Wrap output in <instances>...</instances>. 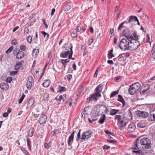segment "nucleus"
I'll list each match as a JSON object with an SVG mask.
<instances>
[{
  "label": "nucleus",
  "mask_w": 155,
  "mask_h": 155,
  "mask_svg": "<svg viewBox=\"0 0 155 155\" xmlns=\"http://www.w3.org/2000/svg\"><path fill=\"white\" fill-rule=\"evenodd\" d=\"M27 142L28 147L30 148V149H31V141L28 137H27Z\"/></svg>",
  "instance_id": "obj_43"
},
{
  "label": "nucleus",
  "mask_w": 155,
  "mask_h": 155,
  "mask_svg": "<svg viewBox=\"0 0 155 155\" xmlns=\"http://www.w3.org/2000/svg\"><path fill=\"white\" fill-rule=\"evenodd\" d=\"M12 78L11 77H9L6 78L5 80V81L6 82L10 83L12 81Z\"/></svg>",
  "instance_id": "obj_47"
},
{
  "label": "nucleus",
  "mask_w": 155,
  "mask_h": 155,
  "mask_svg": "<svg viewBox=\"0 0 155 155\" xmlns=\"http://www.w3.org/2000/svg\"><path fill=\"white\" fill-rule=\"evenodd\" d=\"M55 11V9L54 8H52L51 10V16H52L54 14Z\"/></svg>",
  "instance_id": "obj_64"
},
{
  "label": "nucleus",
  "mask_w": 155,
  "mask_h": 155,
  "mask_svg": "<svg viewBox=\"0 0 155 155\" xmlns=\"http://www.w3.org/2000/svg\"><path fill=\"white\" fill-rule=\"evenodd\" d=\"M99 97L98 94L96 93L92 94L90 97H88L87 101L88 103H89L91 101H97V97Z\"/></svg>",
  "instance_id": "obj_7"
},
{
  "label": "nucleus",
  "mask_w": 155,
  "mask_h": 155,
  "mask_svg": "<svg viewBox=\"0 0 155 155\" xmlns=\"http://www.w3.org/2000/svg\"><path fill=\"white\" fill-rule=\"evenodd\" d=\"M101 106L104 107V108H105V110H104L105 113V114H107L109 111L108 110V109L107 108V107H106V106H105L104 105H101Z\"/></svg>",
  "instance_id": "obj_57"
},
{
  "label": "nucleus",
  "mask_w": 155,
  "mask_h": 155,
  "mask_svg": "<svg viewBox=\"0 0 155 155\" xmlns=\"http://www.w3.org/2000/svg\"><path fill=\"white\" fill-rule=\"evenodd\" d=\"M75 132V131H73L69 137L68 140V144L69 146L71 145L72 143H73L74 140V135Z\"/></svg>",
  "instance_id": "obj_12"
},
{
  "label": "nucleus",
  "mask_w": 155,
  "mask_h": 155,
  "mask_svg": "<svg viewBox=\"0 0 155 155\" xmlns=\"http://www.w3.org/2000/svg\"><path fill=\"white\" fill-rule=\"evenodd\" d=\"M71 6L70 5H68L65 7V11H68L71 9Z\"/></svg>",
  "instance_id": "obj_51"
},
{
  "label": "nucleus",
  "mask_w": 155,
  "mask_h": 155,
  "mask_svg": "<svg viewBox=\"0 0 155 155\" xmlns=\"http://www.w3.org/2000/svg\"><path fill=\"white\" fill-rule=\"evenodd\" d=\"M135 114L137 115V117L141 118H145L149 116V114L147 112L140 110L136 111Z\"/></svg>",
  "instance_id": "obj_6"
},
{
  "label": "nucleus",
  "mask_w": 155,
  "mask_h": 155,
  "mask_svg": "<svg viewBox=\"0 0 155 155\" xmlns=\"http://www.w3.org/2000/svg\"><path fill=\"white\" fill-rule=\"evenodd\" d=\"M34 132L32 130H29L28 132V136L30 137H32L33 136Z\"/></svg>",
  "instance_id": "obj_40"
},
{
  "label": "nucleus",
  "mask_w": 155,
  "mask_h": 155,
  "mask_svg": "<svg viewBox=\"0 0 155 155\" xmlns=\"http://www.w3.org/2000/svg\"><path fill=\"white\" fill-rule=\"evenodd\" d=\"M134 144L137 148L141 147V145L144 146L146 149H150L151 147V141L147 138H143L140 140L138 138L134 141Z\"/></svg>",
  "instance_id": "obj_1"
},
{
  "label": "nucleus",
  "mask_w": 155,
  "mask_h": 155,
  "mask_svg": "<svg viewBox=\"0 0 155 155\" xmlns=\"http://www.w3.org/2000/svg\"><path fill=\"white\" fill-rule=\"evenodd\" d=\"M79 139L81 140V133L78 132L77 134V138L76 139V140H78Z\"/></svg>",
  "instance_id": "obj_55"
},
{
  "label": "nucleus",
  "mask_w": 155,
  "mask_h": 155,
  "mask_svg": "<svg viewBox=\"0 0 155 155\" xmlns=\"http://www.w3.org/2000/svg\"><path fill=\"white\" fill-rule=\"evenodd\" d=\"M122 33L123 35L128 40H132L133 36L132 35L130 31L127 29L123 30Z\"/></svg>",
  "instance_id": "obj_4"
},
{
  "label": "nucleus",
  "mask_w": 155,
  "mask_h": 155,
  "mask_svg": "<svg viewBox=\"0 0 155 155\" xmlns=\"http://www.w3.org/2000/svg\"><path fill=\"white\" fill-rule=\"evenodd\" d=\"M126 124V122L122 120V122L119 121L118 122V125L120 127V130H122L125 128Z\"/></svg>",
  "instance_id": "obj_15"
},
{
  "label": "nucleus",
  "mask_w": 155,
  "mask_h": 155,
  "mask_svg": "<svg viewBox=\"0 0 155 155\" xmlns=\"http://www.w3.org/2000/svg\"><path fill=\"white\" fill-rule=\"evenodd\" d=\"M137 126L141 128L145 127L146 126V124L144 122H139L137 124Z\"/></svg>",
  "instance_id": "obj_33"
},
{
  "label": "nucleus",
  "mask_w": 155,
  "mask_h": 155,
  "mask_svg": "<svg viewBox=\"0 0 155 155\" xmlns=\"http://www.w3.org/2000/svg\"><path fill=\"white\" fill-rule=\"evenodd\" d=\"M118 98L117 99L118 101H119L121 102L123 104V107H124L125 105V102L123 98L121 95L119 94L118 95Z\"/></svg>",
  "instance_id": "obj_22"
},
{
  "label": "nucleus",
  "mask_w": 155,
  "mask_h": 155,
  "mask_svg": "<svg viewBox=\"0 0 155 155\" xmlns=\"http://www.w3.org/2000/svg\"><path fill=\"white\" fill-rule=\"evenodd\" d=\"M37 33H38L37 32H36L35 33V41L34 42V43H36L37 42V38H38V34H37Z\"/></svg>",
  "instance_id": "obj_61"
},
{
  "label": "nucleus",
  "mask_w": 155,
  "mask_h": 155,
  "mask_svg": "<svg viewBox=\"0 0 155 155\" xmlns=\"http://www.w3.org/2000/svg\"><path fill=\"white\" fill-rule=\"evenodd\" d=\"M28 42L31 44L32 41V38L31 36V35H29L26 38Z\"/></svg>",
  "instance_id": "obj_41"
},
{
  "label": "nucleus",
  "mask_w": 155,
  "mask_h": 155,
  "mask_svg": "<svg viewBox=\"0 0 155 155\" xmlns=\"http://www.w3.org/2000/svg\"><path fill=\"white\" fill-rule=\"evenodd\" d=\"M41 33L43 35L44 37H45L46 35H47L46 38L48 39L49 36V35L48 33L45 32V31H42L41 32Z\"/></svg>",
  "instance_id": "obj_49"
},
{
  "label": "nucleus",
  "mask_w": 155,
  "mask_h": 155,
  "mask_svg": "<svg viewBox=\"0 0 155 155\" xmlns=\"http://www.w3.org/2000/svg\"><path fill=\"white\" fill-rule=\"evenodd\" d=\"M99 116V115L97 114L96 115H94L92 117V120H91L90 118H88V121L91 123H92L93 122L96 121L98 119L97 117Z\"/></svg>",
  "instance_id": "obj_19"
},
{
  "label": "nucleus",
  "mask_w": 155,
  "mask_h": 155,
  "mask_svg": "<svg viewBox=\"0 0 155 155\" xmlns=\"http://www.w3.org/2000/svg\"><path fill=\"white\" fill-rule=\"evenodd\" d=\"M133 39L135 40H137L138 39V36L137 35V33L135 32L133 33Z\"/></svg>",
  "instance_id": "obj_39"
},
{
  "label": "nucleus",
  "mask_w": 155,
  "mask_h": 155,
  "mask_svg": "<svg viewBox=\"0 0 155 155\" xmlns=\"http://www.w3.org/2000/svg\"><path fill=\"white\" fill-rule=\"evenodd\" d=\"M37 48V49H34L32 53V56L34 57H36L38 55L39 53V48Z\"/></svg>",
  "instance_id": "obj_24"
},
{
  "label": "nucleus",
  "mask_w": 155,
  "mask_h": 155,
  "mask_svg": "<svg viewBox=\"0 0 155 155\" xmlns=\"http://www.w3.org/2000/svg\"><path fill=\"white\" fill-rule=\"evenodd\" d=\"M149 120L152 121L155 120V110L150 112V116L149 117Z\"/></svg>",
  "instance_id": "obj_18"
},
{
  "label": "nucleus",
  "mask_w": 155,
  "mask_h": 155,
  "mask_svg": "<svg viewBox=\"0 0 155 155\" xmlns=\"http://www.w3.org/2000/svg\"><path fill=\"white\" fill-rule=\"evenodd\" d=\"M13 46H11L5 52L7 54L10 53L13 50Z\"/></svg>",
  "instance_id": "obj_42"
},
{
  "label": "nucleus",
  "mask_w": 155,
  "mask_h": 155,
  "mask_svg": "<svg viewBox=\"0 0 155 155\" xmlns=\"http://www.w3.org/2000/svg\"><path fill=\"white\" fill-rule=\"evenodd\" d=\"M35 99L34 98H31L29 101L28 102L27 107L26 109L27 110L28 108L31 107L33 104L34 102Z\"/></svg>",
  "instance_id": "obj_17"
},
{
  "label": "nucleus",
  "mask_w": 155,
  "mask_h": 155,
  "mask_svg": "<svg viewBox=\"0 0 155 155\" xmlns=\"http://www.w3.org/2000/svg\"><path fill=\"white\" fill-rule=\"evenodd\" d=\"M107 141L108 142L114 144L116 143L117 142V141L115 140H107Z\"/></svg>",
  "instance_id": "obj_54"
},
{
  "label": "nucleus",
  "mask_w": 155,
  "mask_h": 155,
  "mask_svg": "<svg viewBox=\"0 0 155 155\" xmlns=\"http://www.w3.org/2000/svg\"><path fill=\"white\" fill-rule=\"evenodd\" d=\"M42 21L43 22L44 24V25L45 26V28L47 29L48 27V26L47 25V24L45 22V20L44 19H42Z\"/></svg>",
  "instance_id": "obj_62"
},
{
  "label": "nucleus",
  "mask_w": 155,
  "mask_h": 155,
  "mask_svg": "<svg viewBox=\"0 0 155 155\" xmlns=\"http://www.w3.org/2000/svg\"><path fill=\"white\" fill-rule=\"evenodd\" d=\"M92 134V132L91 130L83 132L81 134V140H84L85 139H88L91 137Z\"/></svg>",
  "instance_id": "obj_5"
},
{
  "label": "nucleus",
  "mask_w": 155,
  "mask_h": 155,
  "mask_svg": "<svg viewBox=\"0 0 155 155\" xmlns=\"http://www.w3.org/2000/svg\"><path fill=\"white\" fill-rule=\"evenodd\" d=\"M118 93H119L118 91H113L111 93L110 95V97L111 98L114 97L115 95L118 94Z\"/></svg>",
  "instance_id": "obj_38"
},
{
  "label": "nucleus",
  "mask_w": 155,
  "mask_h": 155,
  "mask_svg": "<svg viewBox=\"0 0 155 155\" xmlns=\"http://www.w3.org/2000/svg\"><path fill=\"white\" fill-rule=\"evenodd\" d=\"M131 85L132 87H135L136 90H137V91L139 89V87H140V85L138 82H136L134 84H133Z\"/></svg>",
  "instance_id": "obj_28"
},
{
  "label": "nucleus",
  "mask_w": 155,
  "mask_h": 155,
  "mask_svg": "<svg viewBox=\"0 0 155 155\" xmlns=\"http://www.w3.org/2000/svg\"><path fill=\"white\" fill-rule=\"evenodd\" d=\"M50 80H47L44 81V82L42 84V85L44 87H47L50 85Z\"/></svg>",
  "instance_id": "obj_26"
},
{
  "label": "nucleus",
  "mask_w": 155,
  "mask_h": 155,
  "mask_svg": "<svg viewBox=\"0 0 155 155\" xmlns=\"http://www.w3.org/2000/svg\"><path fill=\"white\" fill-rule=\"evenodd\" d=\"M20 48L21 51H25L26 49V47L24 45H21L20 46Z\"/></svg>",
  "instance_id": "obj_48"
},
{
  "label": "nucleus",
  "mask_w": 155,
  "mask_h": 155,
  "mask_svg": "<svg viewBox=\"0 0 155 155\" xmlns=\"http://www.w3.org/2000/svg\"><path fill=\"white\" fill-rule=\"evenodd\" d=\"M21 150L25 155H30L29 153L24 148H21Z\"/></svg>",
  "instance_id": "obj_45"
},
{
  "label": "nucleus",
  "mask_w": 155,
  "mask_h": 155,
  "mask_svg": "<svg viewBox=\"0 0 155 155\" xmlns=\"http://www.w3.org/2000/svg\"><path fill=\"white\" fill-rule=\"evenodd\" d=\"M140 44L137 40H133L130 41L128 50L135 51L140 46Z\"/></svg>",
  "instance_id": "obj_3"
},
{
  "label": "nucleus",
  "mask_w": 155,
  "mask_h": 155,
  "mask_svg": "<svg viewBox=\"0 0 155 155\" xmlns=\"http://www.w3.org/2000/svg\"><path fill=\"white\" fill-rule=\"evenodd\" d=\"M47 119V116L44 114H41L38 121L39 123L41 124H42L46 122Z\"/></svg>",
  "instance_id": "obj_9"
},
{
  "label": "nucleus",
  "mask_w": 155,
  "mask_h": 155,
  "mask_svg": "<svg viewBox=\"0 0 155 155\" xmlns=\"http://www.w3.org/2000/svg\"><path fill=\"white\" fill-rule=\"evenodd\" d=\"M24 33L25 35L26 34H29V30L28 28H24Z\"/></svg>",
  "instance_id": "obj_50"
},
{
  "label": "nucleus",
  "mask_w": 155,
  "mask_h": 155,
  "mask_svg": "<svg viewBox=\"0 0 155 155\" xmlns=\"http://www.w3.org/2000/svg\"><path fill=\"white\" fill-rule=\"evenodd\" d=\"M135 126L133 124H132L129 125L127 130L129 132H133L135 130Z\"/></svg>",
  "instance_id": "obj_20"
},
{
  "label": "nucleus",
  "mask_w": 155,
  "mask_h": 155,
  "mask_svg": "<svg viewBox=\"0 0 155 155\" xmlns=\"http://www.w3.org/2000/svg\"><path fill=\"white\" fill-rule=\"evenodd\" d=\"M133 21H138V19L135 16H130L129 19L128 23L133 22Z\"/></svg>",
  "instance_id": "obj_25"
},
{
  "label": "nucleus",
  "mask_w": 155,
  "mask_h": 155,
  "mask_svg": "<svg viewBox=\"0 0 155 155\" xmlns=\"http://www.w3.org/2000/svg\"><path fill=\"white\" fill-rule=\"evenodd\" d=\"M11 44L12 45H16L17 44V42L16 40H13L11 41Z\"/></svg>",
  "instance_id": "obj_58"
},
{
  "label": "nucleus",
  "mask_w": 155,
  "mask_h": 155,
  "mask_svg": "<svg viewBox=\"0 0 155 155\" xmlns=\"http://www.w3.org/2000/svg\"><path fill=\"white\" fill-rule=\"evenodd\" d=\"M49 95L47 93H45L43 94V99L45 101H47L48 99Z\"/></svg>",
  "instance_id": "obj_37"
},
{
  "label": "nucleus",
  "mask_w": 155,
  "mask_h": 155,
  "mask_svg": "<svg viewBox=\"0 0 155 155\" xmlns=\"http://www.w3.org/2000/svg\"><path fill=\"white\" fill-rule=\"evenodd\" d=\"M51 141H50L49 142L47 143H45L44 144V147H45L47 149H48L49 148H50L51 147Z\"/></svg>",
  "instance_id": "obj_35"
},
{
  "label": "nucleus",
  "mask_w": 155,
  "mask_h": 155,
  "mask_svg": "<svg viewBox=\"0 0 155 155\" xmlns=\"http://www.w3.org/2000/svg\"><path fill=\"white\" fill-rule=\"evenodd\" d=\"M128 23V22L125 21H123L119 25L117 30L119 31H121L122 30H124L126 29V27L127 26V24Z\"/></svg>",
  "instance_id": "obj_10"
},
{
  "label": "nucleus",
  "mask_w": 155,
  "mask_h": 155,
  "mask_svg": "<svg viewBox=\"0 0 155 155\" xmlns=\"http://www.w3.org/2000/svg\"><path fill=\"white\" fill-rule=\"evenodd\" d=\"M130 41H131V40H128L126 38L121 39L119 45L120 48L122 50L124 51L128 50V48H129Z\"/></svg>",
  "instance_id": "obj_2"
},
{
  "label": "nucleus",
  "mask_w": 155,
  "mask_h": 155,
  "mask_svg": "<svg viewBox=\"0 0 155 155\" xmlns=\"http://www.w3.org/2000/svg\"><path fill=\"white\" fill-rule=\"evenodd\" d=\"M137 90H136L135 87H132V85H130V88L129 89V92L130 94L131 95H133L137 91Z\"/></svg>",
  "instance_id": "obj_21"
},
{
  "label": "nucleus",
  "mask_w": 155,
  "mask_h": 155,
  "mask_svg": "<svg viewBox=\"0 0 155 155\" xmlns=\"http://www.w3.org/2000/svg\"><path fill=\"white\" fill-rule=\"evenodd\" d=\"M33 81V78L32 77H29L27 80L26 86L28 89H30L33 84L32 81Z\"/></svg>",
  "instance_id": "obj_8"
},
{
  "label": "nucleus",
  "mask_w": 155,
  "mask_h": 155,
  "mask_svg": "<svg viewBox=\"0 0 155 155\" xmlns=\"http://www.w3.org/2000/svg\"><path fill=\"white\" fill-rule=\"evenodd\" d=\"M64 62L65 61H64V59H61L60 61V62L63 64L62 67H64V70L65 68L67 66V63H66L65 62Z\"/></svg>",
  "instance_id": "obj_44"
},
{
  "label": "nucleus",
  "mask_w": 155,
  "mask_h": 155,
  "mask_svg": "<svg viewBox=\"0 0 155 155\" xmlns=\"http://www.w3.org/2000/svg\"><path fill=\"white\" fill-rule=\"evenodd\" d=\"M69 53L70 51L69 50H68L67 51H64L61 53L60 54V57L61 58H67V56L69 54Z\"/></svg>",
  "instance_id": "obj_23"
},
{
  "label": "nucleus",
  "mask_w": 155,
  "mask_h": 155,
  "mask_svg": "<svg viewBox=\"0 0 155 155\" xmlns=\"http://www.w3.org/2000/svg\"><path fill=\"white\" fill-rule=\"evenodd\" d=\"M102 85L101 84H100L96 87L95 89V91H96L95 93L98 94L99 97H101L100 93H101L102 91Z\"/></svg>",
  "instance_id": "obj_13"
},
{
  "label": "nucleus",
  "mask_w": 155,
  "mask_h": 155,
  "mask_svg": "<svg viewBox=\"0 0 155 155\" xmlns=\"http://www.w3.org/2000/svg\"><path fill=\"white\" fill-rule=\"evenodd\" d=\"M0 87L2 89L5 91L9 88V85L7 83H2L0 84Z\"/></svg>",
  "instance_id": "obj_16"
},
{
  "label": "nucleus",
  "mask_w": 155,
  "mask_h": 155,
  "mask_svg": "<svg viewBox=\"0 0 155 155\" xmlns=\"http://www.w3.org/2000/svg\"><path fill=\"white\" fill-rule=\"evenodd\" d=\"M58 89H59L57 91L58 92L60 93L66 91V88L65 87L61 86H59Z\"/></svg>",
  "instance_id": "obj_30"
},
{
  "label": "nucleus",
  "mask_w": 155,
  "mask_h": 155,
  "mask_svg": "<svg viewBox=\"0 0 155 155\" xmlns=\"http://www.w3.org/2000/svg\"><path fill=\"white\" fill-rule=\"evenodd\" d=\"M101 117V118L98 121V122L101 124H103L104 121L106 119V115L105 114H104Z\"/></svg>",
  "instance_id": "obj_29"
},
{
  "label": "nucleus",
  "mask_w": 155,
  "mask_h": 155,
  "mask_svg": "<svg viewBox=\"0 0 155 155\" xmlns=\"http://www.w3.org/2000/svg\"><path fill=\"white\" fill-rule=\"evenodd\" d=\"M126 60V58L125 57V56H122L120 58H119L118 59V60L120 61H125Z\"/></svg>",
  "instance_id": "obj_46"
},
{
  "label": "nucleus",
  "mask_w": 155,
  "mask_h": 155,
  "mask_svg": "<svg viewBox=\"0 0 155 155\" xmlns=\"http://www.w3.org/2000/svg\"><path fill=\"white\" fill-rule=\"evenodd\" d=\"M18 51V52H16V58L18 59H21L24 57V53L22 51H21L19 49Z\"/></svg>",
  "instance_id": "obj_14"
},
{
  "label": "nucleus",
  "mask_w": 155,
  "mask_h": 155,
  "mask_svg": "<svg viewBox=\"0 0 155 155\" xmlns=\"http://www.w3.org/2000/svg\"><path fill=\"white\" fill-rule=\"evenodd\" d=\"M104 132L107 134H110L112 135H113V136L114 135V134L113 133H112V132H110L108 130H104Z\"/></svg>",
  "instance_id": "obj_56"
},
{
  "label": "nucleus",
  "mask_w": 155,
  "mask_h": 155,
  "mask_svg": "<svg viewBox=\"0 0 155 155\" xmlns=\"http://www.w3.org/2000/svg\"><path fill=\"white\" fill-rule=\"evenodd\" d=\"M77 35V33L75 32H72L71 34V36L73 38H75Z\"/></svg>",
  "instance_id": "obj_52"
},
{
  "label": "nucleus",
  "mask_w": 155,
  "mask_h": 155,
  "mask_svg": "<svg viewBox=\"0 0 155 155\" xmlns=\"http://www.w3.org/2000/svg\"><path fill=\"white\" fill-rule=\"evenodd\" d=\"M17 71H12V72H10V74L11 75L13 76L14 75H15L17 74Z\"/></svg>",
  "instance_id": "obj_60"
},
{
  "label": "nucleus",
  "mask_w": 155,
  "mask_h": 155,
  "mask_svg": "<svg viewBox=\"0 0 155 155\" xmlns=\"http://www.w3.org/2000/svg\"><path fill=\"white\" fill-rule=\"evenodd\" d=\"M119 111V110L115 109H111L110 111V114L111 115H114L117 113Z\"/></svg>",
  "instance_id": "obj_27"
},
{
  "label": "nucleus",
  "mask_w": 155,
  "mask_h": 155,
  "mask_svg": "<svg viewBox=\"0 0 155 155\" xmlns=\"http://www.w3.org/2000/svg\"><path fill=\"white\" fill-rule=\"evenodd\" d=\"M94 41V39L92 38H91L88 41L89 44L90 45L91 44H92Z\"/></svg>",
  "instance_id": "obj_63"
},
{
  "label": "nucleus",
  "mask_w": 155,
  "mask_h": 155,
  "mask_svg": "<svg viewBox=\"0 0 155 155\" xmlns=\"http://www.w3.org/2000/svg\"><path fill=\"white\" fill-rule=\"evenodd\" d=\"M110 148V146L106 145H104L103 146V149L104 150H107L109 149Z\"/></svg>",
  "instance_id": "obj_53"
},
{
  "label": "nucleus",
  "mask_w": 155,
  "mask_h": 155,
  "mask_svg": "<svg viewBox=\"0 0 155 155\" xmlns=\"http://www.w3.org/2000/svg\"><path fill=\"white\" fill-rule=\"evenodd\" d=\"M67 78L69 81L72 78V75L71 74H68L66 75Z\"/></svg>",
  "instance_id": "obj_59"
},
{
  "label": "nucleus",
  "mask_w": 155,
  "mask_h": 155,
  "mask_svg": "<svg viewBox=\"0 0 155 155\" xmlns=\"http://www.w3.org/2000/svg\"><path fill=\"white\" fill-rule=\"evenodd\" d=\"M121 115H116L115 117V119L118 120V122L119 121H121L122 122V119L121 118Z\"/></svg>",
  "instance_id": "obj_36"
},
{
  "label": "nucleus",
  "mask_w": 155,
  "mask_h": 155,
  "mask_svg": "<svg viewBox=\"0 0 155 155\" xmlns=\"http://www.w3.org/2000/svg\"><path fill=\"white\" fill-rule=\"evenodd\" d=\"M113 50H110L108 53V58L111 59L112 57H114V56L113 54Z\"/></svg>",
  "instance_id": "obj_34"
},
{
  "label": "nucleus",
  "mask_w": 155,
  "mask_h": 155,
  "mask_svg": "<svg viewBox=\"0 0 155 155\" xmlns=\"http://www.w3.org/2000/svg\"><path fill=\"white\" fill-rule=\"evenodd\" d=\"M22 66V64L21 62L17 63L15 65L14 68L15 70H17L19 69Z\"/></svg>",
  "instance_id": "obj_32"
},
{
  "label": "nucleus",
  "mask_w": 155,
  "mask_h": 155,
  "mask_svg": "<svg viewBox=\"0 0 155 155\" xmlns=\"http://www.w3.org/2000/svg\"><path fill=\"white\" fill-rule=\"evenodd\" d=\"M141 147H139L137 148L136 147V146L134 144V146L132 147L131 149L134 150L132 151V152L135 153L136 155H140V153L142 152V151L140 150Z\"/></svg>",
  "instance_id": "obj_11"
},
{
  "label": "nucleus",
  "mask_w": 155,
  "mask_h": 155,
  "mask_svg": "<svg viewBox=\"0 0 155 155\" xmlns=\"http://www.w3.org/2000/svg\"><path fill=\"white\" fill-rule=\"evenodd\" d=\"M70 52L69 54L68 59H71L72 58V55L73 53V51L72 50V45L71 44L70 45Z\"/></svg>",
  "instance_id": "obj_31"
}]
</instances>
